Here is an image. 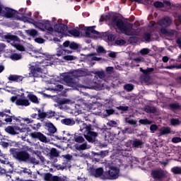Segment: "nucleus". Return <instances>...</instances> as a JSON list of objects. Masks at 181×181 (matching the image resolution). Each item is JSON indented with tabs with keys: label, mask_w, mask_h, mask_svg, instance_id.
I'll return each mask as SVG.
<instances>
[{
	"label": "nucleus",
	"mask_w": 181,
	"mask_h": 181,
	"mask_svg": "<svg viewBox=\"0 0 181 181\" xmlns=\"http://www.w3.org/2000/svg\"><path fill=\"white\" fill-rule=\"evenodd\" d=\"M69 103V99H57V103L59 105H62L64 104H68Z\"/></svg>",
	"instance_id": "c03bdc74"
},
{
	"label": "nucleus",
	"mask_w": 181,
	"mask_h": 181,
	"mask_svg": "<svg viewBox=\"0 0 181 181\" xmlns=\"http://www.w3.org/2000/svg\"><path fill=\"white\" fill-rule=\"evenodd\" d=\"M103 169L102 168H96L95 174V177H100V176L103 175Z\"/></svg>",
	"instance_id": "49530a36"
},
{
	"label": "nucleus",
	"mask_w": 181,
	"mask_h": 181,
	"mask_svg": "<svg viewBox=\"0 0 181 181\" xmlns=\"http://www.w3.org/2000/svg\"><path fill=\"white\" fill-rule=\"evenodd\" d=\"M0 117H6V119H4V121L6 122V123H11L13 119V120H16V122H20V119L16 117L15 115H8L7 113L6 114H4V112H1L0 111Z\"/></svg>",
	"instance_id": "f8f14e48"
},
{
	"label": "nucleus",
	"mask_w": 181,
	"mask_h": 181,
	"mask_svg": "<svg viewBox=\"0 0 181 181\" xmlns=\"http://www.w3.org/2000/svg\"><path fill=\"white\" fill-rule=\"evenodd\" d=\"M20 173H21H21H25V174H28V175H33V171L30 170L28 168H26L21 170Z\"/></svg>",
	"instance_id": "603ef678"
},
{
	"label": "nucleus",
	"mask_w": 181,
	"mask_h": 181,
	"mask_svg": "<svg viewBox=\"0 0 181 181\" xmlns=\"http://www.w3.org/2000/svg\"><path fill=\"white\" fill-rule=\"evenodd\" d=\"M30 136L32 138V139H35L42 143L46 144L47 142V137L40 132H32L30 134Z\"/></svg>",
	"instance_id": "6e6552de"
},
{
	"label": "nucleus",
	"mask_w": 181,
	"mask_h": 181,
	"mask_svg": "<svg viewBox=\"0 0 181 181\" xmlns=\"http://www.w3.org/2000/svg\"><path fill=\"white\" fill-rule=\"evenodd\" d=\"M45 126L46 127L47 130L49 132L48 135L54 136V134H55L57 132V129L54 127L53 123L51 122H45Z\"/></svg>",
	"instance_id": "f3484780"
},
{
	"label": "nucleus",
	"mask_w": 181,
	"mask_h": 181,
	"mask_svg": "<svg viewBox=\"0 0 181 181\" xmlns=\"http://www.w3.org/2000/svg\"><path fill=\"white\" fill-rule=\"evenodd\" d=\"M144 111L148 114H155L156 112V108L155 106L147 105L144 107Z\"/></svg>",
	"instance_id": "c85d7f7f"
},
{
	"label": "nucleus",
	"mask_w": 181,
	"mask_h": 181,
	"mask_svg": "<svg viewBox=\"0 0 181 181\" xmlns=\"http://www.w3.org/2000/svg\"><path fill=\"white\" fill-rule=\"evenodd\" d=\"M54 115L55 112L52 110L46 112L47 118H52L53 117H54Z\"/></svg>",
	"instance_id": "13d9d810"
},
{
	"label": "nucleus",
	"mask_w": 181,
	"mask_h": 181,
	"mask_svg": "<svg viewBox=\"0 0 181 181\" xmlns=\"http://www.w3.org/2000/svg\"><path fill=\"white\" fill-rule=\"evenodd\" d=\"M0 117H6V119H4V121L6 122V123H11L13 119V120H16V122H20V119L16 117L15 115H8L7 113L6 114H4V112H1L0 111Z\"/></svg>",
	"instance_id": "4468645a"
},
{
	"label": "nucleus",
	"mask_w": 181,
	"mask_h": 181,
	"mask_svg": "<svg viewBox=\"0 0 181 181\" xmlns=\"http://www.w3.org/2000/svg\"><path fill=\"white\" fill-rule=\"evenodd\" d=\"M37 28L42 31L45 32L46 30L52 33L54 31L52 27L51 21L47 20H42L40 23H37Z\"/></svg>",
	"instance_id": "39448f33"
},
{
	"label": "nucleus",
	"mask_w": 181,
	"mask_h": 181,
	"mask_svg": "<svg viewBox=\"0 0 181 181\" xmlns=\"http://www.w3.org/2000/svg\"><path fill=\"white\" fill-rule=\"evenodd\" d=\"M64 47H70L72 50H77L78 49V45L75 42H70L69 40H66L63 43Z\"/></svg>",
	"instance_id": "a211bd4d"
},
{
	"label": "nucleus",
	"mask_w": 181,
	"mask_h": 181,
	"mask_svg": "<svg viewBox=\"0 0 181 181\" xmlns=\"http://www.w3.org/2000/svg\"><path fill=\"white\" fill-rule=\"evenodd\" d=\"M119 169L117 168L112 167L109 170L105 173L107 179L110 180H115L119 177Z\"/></svg>",
	"instance_id": "0eeeda50"
},
{
	"label": "nucleus",
	"mask_w": 181,
	"mask_h": 181,
	"mask_svg": "<svg viewBox=\"0 0 181 181\" xmlns=\"http://www.w3.org/2000/svg\"><path fill=\"white\" fill-rule=\"evenodd\" d=\"M83 129H86L84 132V138L90 143L95 141V138L98 136V133L94 132V129L92 127V124H83Z\"/></svg>",
	"instance_id": "7ed1b4c3"
},
{
	"label": "nucleus",
	"mask_w": 181,
	"mask_h": 181,
	"mask_svg": "<svg viewBox=\"0 0 181 181\" xmlns=\"http://www.w3.org/2000/svg\"><path fill=\"white\" fill-rule=\"evenodd\" d=\"M4 38L6 40L7 42H20V38L17 35H11L8 33L4 36Z\"/></svg>",
	"instance_id": "412c9836"
},
{
	"label": "nucleus",
	"mask_w": 181,
	"mask_h": 181,
	"mask_svg": "<svg viewBox=\"0 0 181 181\" xmlns=\"http://www.w3.org/2000/svg\"><path fill=\"white\" fill-rule=\"evenodd\" d=\"M0 117H6V119H4V121L6 122V123H11L13 119V120H16V122H20V119L16 117L15 115H8L7 113L6 114H4V112H1L0 111Z\"/></svg>",
	"instance_id": "ddd939ff"
},
{
	"label": "nucleus",
	"mask_w": 181,
	"mask_h": 181,
	"mask_svg": "<svg viewBox=\"0 0 181 181\" xmlns=\"http://www.w3.org/2000/svg\"><path fill=\"white\" fill-rule=\"evenodd\" d=\"M64 59L66 61H72L74 59V56L73 55H66L64 57Z\"/></svg>",
	"instance_id": "680f3d73"
},
{
	"label": "nucleus",
	"mask_w": 181,
	"mask_h": 181,
	"mask_svg": "<svg viewBox=\"0 0 181 181\" xmlns=\"http://www.w3.org/2000/svg\"><path fill=\"white\" fill-rule=\"evenodd\" d=\"M68 34L71 35L74 37H78L81 35L80 30L77 29H71V30H67Z\"/></svg>",
	"instance_id": "bb28decb"
},
{
	"label": "nucleus",
	"mask_w": 181,
	"mask_h": 181,
	"mask_svg": "<svg viewBox=\"0 0 181 181\" xmlns=\"http://www.w3.org/2000/svg\"><path fill=\"white\" fill-rule=\"evenodd\" d=\"M96 50L98 53H105V50L104 49V47L103 46H98Z\"/></svg>",
	"instance_id": "e2e57ef3"
},
{
	"label": "nucleus",
	"mask_w": 181,
	"mask_h": 181,
	"mask_svg": "<svg viewBox=\"0 0 181 181\" xmlns=\"http://www.w3.org/2000/svg\"><path fill=\"white\" fill-rule=\"evenodd\" d=\"M54 30L58 33L65 35L68 30V26L64 23H57L54 25Z\"/></svg>",
	"instance_id": "9b49d317"
},
{
	"label": "nucleus",
	"mask_w": 181,
	"mask_h": 181,
	"mask_svg": "<svg viewBox=\"0 0 181 181\" xmlns=\"http://www.w3.org/2000/svg\"><path fill=\"white\" fill-rule=\"evenodd\" d=\"M25 33H27V35L35 37L36 36L38 35V32L37 30L31 29V30H25Z\"/></svg>",
	"instance_id": "72a5a7b5"
},
{
	"label": "nucleus",
	"mask_w": 181,
	"mask_h": 181,
	"mask_svg": "<svg viewBox=\"0 0 181 181\" xmlns=\"http://www.w3.org/2000/svg\"><path fill=\"white\" fill-rule=\"evenodd\" d=\"M16 105L18 106L27 107L30 105V102L28 99H17L16 101Z\"/></svg>",
	"instance_id": "5701e85b"
},
{
	"label": "nucleus",
	"mask_w": 181,
	"mask_h": 181,
	"mask_svg": "<svg viewBox=\"0 0 181 181\" xmlns=\"http://www.w3.org/2000/svg\"><path fill=\"white\" fill-rule=\"evenodd\" d=\"M17 13H18V12L15 9L10 7H4L1 16L6 19H11L15 18Z\"/></svg>",
	"instance_id": "423d86ee"
},
{
	"label": "nucleus",
	"mask_w": 181,
	"mask_h": 181,
	"mask_svg": "<svg viewBox=\"0 0 181 181\" xmlns=\"http://www.w3.org/2000/svg\"><path fill=\"white\" fill-rule=\"evenodd\" d=\"M168 107L171 111H177L181 109V106L178 103H170Z\"/></svg>",
	"instance_id": "a878e982"
},
{
	"label": "nucleus",
	"mask_w": 181,
	"mask_h": 181,
	"mask_svg": "<svg viewBox=\"0 0 181 181\" xmlns=\"http://www.w3.org/2000/svg\"><path fill=\"white\" fill-rule=\"evenodd\" d=\"M131 142L132 147L135 148H142L144 144V142L142 140L138 139H134L132 141H131Z\"/></svg>",
	"instance_id": "aec40b11"
},
{
	"label": "nucleus",
	"mask_w": 181,
	"mask_h": 181,
	"mask_svg": "<svg viewBox=\"0 0 181 181\" xmlns=\"http://www.w3.org/2000/svg\"><path fill=\"white\" fill-rule=\"evenodd\" d=\"M13 47L16 49V50H19L21 52L25 51L24 45H21V44H17L15 42L11 44Z\"/></svg>",
	"instance_id": "7c9ffc66"
},
{
	"label": "nucleus",
	"mask_w": 181,
	"mask_h": 181,
	"mask_svg": "<svg viewBox=\"0 0 181 181\" xmlns=\"http://www.w3.org/2000/svg\"><path fill=\"white\" fill-rule=\"evenodd\" d=\"M151 33H144L142 34V40L145 42H151Z\"/></svg>",
	"instance_id": "2f4dec72"
},
{
	"label": "nucleus",
	"mask_w": 181,
	"mask_h": 181,
	"mask_svg": "<svg viewBox=\"0 0 181 181\" xmlns=\"http://www.w3.org/2000/svg\"><path fill=\"white\" fill-rule=\"evenodd\" d=\"M153 6L155 8H164V4L162 2V1H155L153 3Z\"/></svg>",
	"instance_id": "de8ad7c7"
},
{
	"label": "nucleus",
	"mask_w": 181,
	"mask_h": 181,
	"mask_svg": "<svg viewBox=\"0 0 181 181\" xmlns=\"http://www.w3.org/2000/svg\"><path fill=\"white\" fill-rule=\"evenodd\" d=\"M158 129V126L156 125V124H151L150 126V131L151 132H156Z\"/></svg>",
	"instance_id": "0e129e2a"
},
{
	"label": "nucleus",
	"mask_w": 181,
	"mask_h": 181,
	"mask_svg": "<svg viewBox=\"0 0 181 181\" xmlns=\"http://www.w3.org/2000/svg\"><path fill=\"white\" fill-rule=\"evenodd\" d=\"M75 74L76 78L82 77L85 76V71L83 70H78L75 71Z\"/></svg>",
	"instance_id": "3c124183"
},
{
	"label": "nucleus",
	"mask_w": 181,
	"mask_h": 181,
	"mask_svg": "<svg viewBox=\"0 0 181 181\" xmlns=\"http://www.w3.org/2000/svg\"><path fill=\"white\" fill-rule=\"evenodd\" d=\"M42 127V124L40 122H38L37 124H34L32 126V129L37 131L39 129H40V127Z\"/></svg>",
	"instance_id": "4d7b16f0"
},
{
	"label": "nucleus",
	"mask_w": 181,
	"mask_h": 181,
	"mask_svg": "<svg viewBox=\"0 0 181 181\" xmlns=\"http://www.w3.org/2000/svg\"><path fill=\"white\" fill-rule=\"evenodd\" d=\"M134 132V130L131 129V128H126V129H124V132L126 134H133Z\"/></svg>",
	"instance_id": "774afa93"
},
{
	"label": "nucleus",
	"mask_w": 181,
	"mask_h": 181,
	"mask_svg": "<svg viewBox=\"0 0 181 181\" xmlns=\"http://www.w3.org/2000/svg\"><path fill=\"white\" fill-rule=\"evenodd\" d=\"M54 175H52L50 173H47L45 175L44 179L45 181H54Z\"/></svg>",
	"instance_id": "ea45409f"
},
{
	"label": "nucleus",
	"mask_w": 181,
	"mask_h": 181,
	"mask_svg": "<svg viewBox=\"0 0 181 181\" xmlns=\"http://www.w3.org/2000/svg\"><path fill=\"white\" fill-rule=\"evenodd\" d=\"M42 74V69L40 67L32 66L29 73V77L39 78Z\"/></svg>",
	"instance_id": "1a4fd4ad"
},
{
	"label": "nucleus",
	"mask_w": 181,
	"mask_h": 181,
	"mask_svg": "<svg viewBox=\"0 0 181 181\" xmlns=\"http://www.w3.org/2000/svg\"><path fill=\"white\" fill-rule=\"evenodd\" d=\"M170 124L173 127H177V126H180L181 124V122L180 121L179 119H175V118H172L170 119Z\"/></svg>",
	"instance_id": "4c0bfd02"
},
{
	"label": "nucleus",
	"mask_w": 181,
	"mask_h": 181,
	"mask_svg": "<svg viewBox=\"0 0 181 181\" xmlns=\"http://www.w3.org/2000/svg\"><path fill=\"white\" fill-rule=\"evenodd\" d=\"M96 28L95 25L88 27L86 30H85V35H86L87 37H92V35H100V33L99 31L95 30Z\"/></svg>",
	"instance_id": "dca6fc26"
},
{
	"label": "nucleus",
	"mask_w": 181,
	"mask_h": 181,
	"mask_svg": "<svg viewBox=\"0 0 181 181\" xmlns=\"http://www.w3.org/2000/svg\"><path fill=\"white\" fill-rule=\"evenodd\" d=\"M171 133V129L168 127H163L161 129H159V135L158 136H163V135H167Z\"/></svg>",
	"instance_id": "b1692460"
},
{
	"label": "nucleus",
	"mask_w": 181,
	"mask_h": 181,
	"mask_svg": "<svg viewBox=\"0 0 181 181\" xmlns=\"http://www.w3.org/2000/svg\"><path fill=\"white\" fill-rule=\"evenodd\" d=\"M29 100L34 104H38L39 103V101H38V99H37V97L35 95H33V94H29L28 95Z\"/></svg>",
	"instance_id": "c9c22d12"
},
{
	"label": "nucleus",
	"mask_w": 181,
	"mask_h": 181,
	"mask_svg": "<svg viewBox=\"0 0 181 181\" xmlns=\"http://www.w3.org/2000/svg\"><path fill=\"white\" fill-rule=\"evenodd\" d=\"M5 132L7 134H10L11 135H16L17 134H18V132H17L16 131H15V128L13 126H8L6 129H5Z\"/></svg>",
	"instance_id": "c756f323"
},
{
	"label": "nucleus",
	"mask_w": 181,
	"mask_h": 181,
	"mask_svg": "<svg viewBox=\"0 0 181 181\" xmlns=\"http://www.w3.org/2000/svg\"><path fill=\"white\" fill-rule=\"evenodd\" d=\"M34 41H35L36 42L39 43V44H42L45 42V40L42 37H37L34 39Z\"/></svg>",
	"instance_id": "338daca9"
},
{
	"label": "nucleus",
	"mask_w": 181,
	"mask_h": 181,
	"mask_svg": "<svg viewBox=\"0 0 181 181\" xmlns=\"http://www.w3.org/2000/svg\"><path fill=\"white\" fill-rule=\"evenodd\" d=\"M112 25L116 26L122 32L127 33L132 30L133 24L124 23L121 18H119L117 16H113L111 18Z\"/></svg>",
	"instance_id": "f257e3e1"
},
{
	"label": "nucleus",
	"mask_w": 181,
	"mask_h": 181,
	"mask_svg": "<svg viewBox=\"0 0 181 181\" xmlns=\"http://www.w3.org/2000/svg\"><path fill=\"white\" fill-rule=\"evenodd\" d=\"M88 148H90V147H88L87 143H83L76 146V149L78 151H83Z\"/></svg>",
	"instance_id": "e433bc0d"
},
{
	"label": "nucleus",
	"mask_w": 181,
	"mask_h": 181,
	"mask_svg": "<svg viewBox=\"0 0 181 181\" xmlns=\"http://www.w3.org/2000/svg\"><path fill=\"white\" fill-rule=\"evenodd\" d=\"M139 122L141 125H151L152 124V122L148 120V119H140Z\"/></svg>",
	"instance_id": "09e8293b"
},
{
	"label": "nucleus",
	"mask_w": 181,
	"mask_h": 181,
	"mask_svg": "<svg viewBox=\"0 0 181 181\" xmlns=\"http://www.w3.org/2000/svg\"><path fill=\"white\" fill-rule=\"evenodd\" d=\"M115 44L117 45V46H122L126 44V41L124 40H116L115 42Z\"/></svg>",
	"instance_id": "864d4df0"
},
{
	"label": "nucleus",
	"mask_w": 181,
	"mask_h": 181,
	"mask_svg": "<svg viewBox=\"0 0 181 181\" xmlns=\"http://www.w3.org/2000/svg\"><path fill=\"white\" fill-rule=\"evenodd\" d=\"M171 24V20L169 17H164L159 21V25L164 27L168 28Z\"/></svg>",
	"instance_id": "4be33fe9"
},
{
	"label": "nucleus",
	"mask_w": 181,
	"mask_h": 181,
	"mask_svg": "<svg viewBox=\"0 0 181 181\" xmlns=\"http://www.w3.org/2000/svg\"><path fill=\"white\" fill-rule=\"evenodd\" d=\"M63 81L66 83V85L69 87H75L76 86V83L74 82V79L69 76H65L63 78Z\"/></svg>",
	"instance_id": "6ab92c4d"
},
{
	"label": "nucleus",
	"mask_w": 181,
	"mask_h": 181,
	"mask_svg": "<svg viewBox=\"0 0 181 181\" xmlns=\"http://www.w3.org/2000/svg\"><path fill=\"white\" fill-rule=\"evenodd\" d=\"M153 71H154V68H147L146 69H145L144 74L148 75L151 73H153Z\"/></svg>",
	"instance_id": "052dcab7"
},
{
	"label": "nucleus",
	"mask_w": 181,
	"mask_h": 181,
	"mask_svg": "<svg viewBox=\"0 0 181 181\" xmlns=\"http://www.w3.org/2000/svg\"><path fill=\"white\" fill-rule=\"evenodd\" d=\"M129 106H117L116 109L119 111H122L121 113L124 114L125 112L129 111Z\"/></svg>",
	"instance_id": "58836bf2"
},
{
	"label": "nucleus",
	"mask_w": 181,
	"mask_h": 181,
	"mask_svg": "<svg viewBox=\"0 0 181 181\" xmlns=\"http://www.w3.org/2000/svg\"><path fill=\"white\" fill-rule=\"evenodd\" d=\"M62 123L66 126H74L76 124V122L73 119H64L62 120Z\"/></svg>",
	"instance_id": "cd10ccee"
},
{
	"label": "nucleus",
	"mask_w": 181,
	"mask_h": 181,
	"mask_svg": "<svg viewBox=\"0 0 181 181\" xmlns=\"http://www.w3.org/2000/svg\"><path fill=\"white\" fill-rule=\"evenodd\" d=\"M74 141L76 143H83L85 142V139L81 136H74Z\"/></svg>",
	"instance_id": "a18cd8bd"
},
{
	"label": "nucleus",
	"mask_w": 181,
	"mask_h": 181,
	"mask_svg": "<svg viewBox=\"0 0 181 181\" xmlns=\"http://www.w3.org/2000/svg\"><path fill=\"white\" fill-rule=\"evenodd\" d=\"M172 142L174 144H177L181 142V138L180 137H173Z\"/></svg>",
	"instance_id": "69168bd1"
},
{
	"label": "nucleus",
	"mask_w": 181,
	"mask_h": 181,
	"mask_svg": "<svg viewBox=\"0 0 181 181\" xmlns=\"http://www.w3.org/2000/svg\"><path fill=\"white\" fill-rule=\"evenodd\" d=\"M49 156L50 158H58L59 156V153L58 152L57 149L52 148L50 150Z\"/></svg>",
	"instance_id": "f704fd0d"
},
{
	"label": "nucleus",
	"mask_w": 181,
	"mask_h": 181,
	"mask_svg": "<svg viewBox=\"0 0 181 181\" xmlns=\"http://www.w3.org/2000/svg\"><path fill=\"white\" fill-rule=\"evenodd\" d=\"M151 177L154 180L161 181L166 177V172L161 168L155 169L151 171Z\"/></svg>",
	"instance_id": "20e7f679"
},
{
	"label": "nucleus",
	"mask_w": 181,
	"mask_h": 181,
	"mask_svg": "<svg viewBox=\"0 0 181 181\" xmlns=\"http://www.w3.org/2000/svg\"><path fill=\"white\" fill-rule=\"evenodd\" d=\"M129 41L131 43H136L139 41V38L137 37H130Z\"/></svg>",
	"instance_id": "bf43d9fd"
},
{
	"label": "nucleus",
	"mask_w": 181,
	"mask_h": 181,
	"mask_svg": "<svg viewBox=\"0 0 181 181\" xmlns=\"http://www.w3.org/2000/svg\"><path fill=\"white\" fill-rule=\"evenodd\" d=\"M10 151L13 157L19 162L28 163L30 159V155L27 151H19L18 148H12Z\"/></svg>",
	"instance_id": "f03ea898"
},
{
	"label": "nucleus",
	"mask_w": 181,
	"mask_h": 181,
	"mask_svg": "<svg viewBox=\"0 0 181 181\" xmlns=\"http://www.w3.org/2000/svg\"><path fill=\"white\" fill-rule=\"evenodd\" d=\"M54 181H68L66 176L54 175Z\"/></svg>",
	"instance_id": "37998d69"
},
{
	"label": "nucleus",
	"mask_w": 181,
	"mask_h": 181,
	"mask_svg": "<svg viewBox=\"0 0 181 181\" xmlns=\"http://www.w3.org/2000/svg\"><path fill=\"white\" fill-rule=\"evenodd\" d=\"M11 59L12 60L18 61L21 59V55L18 53H13L11 55Z\"/></svg>",
	"instance_id": "8fccbe9b"
},
{
	"label": "nucleus",
	"mask_w": 181,
	"mask_h": 181,
	"mask_svg": "<svg viewBox=\"0 0 181 181\" xmlns=\"http://www.w3.org/2000/svg\"><path fill=\"white\" fill-rule=\"evenodd\" d=\"M0 117H6V119H4V121L6 122V123H11L13 119V120H16V122H20V119L16 117L15 115H8L7 113L6 114H4V112H1L0 111Z\"/></svg>",
	"instance_id": "2eb2a0df"
},
{
	"label": "nucleus",
	"mask_w": 181,
	"mask_h": 181,
	"mask_svg": "<svg viewBox=\"0 0 181 181\" xmlns=\"http://www.w3.org/2000/svg\"><path fill=\"white\" fill-rule=\"evenodd\" d=\"M149 52H150V50L148 48H143L140 51V54L143 56L147 55L148 54H149Z\"/></svg>",
	"instance_id": "5fc2aeb1"
},
{
	"label": "nucleus",
	"mask_w": 181,
	"mask_h": 181,
	"mask_svg": "<svg viewBox=\"0 0 181 181\" xmlns=\"http://www.w3.org/2000/svg\"><path fill=\"white\" fill-rule=\"evenodd\" d=\"M124 90L131 92L134 90V86L132 83H127L124 86Z\"/></svg>",
	"instance_id": "a19ab883"
},
{
	"label": "nucleus",
	"mask_w": 181,
	"mask_h": 181,
	"mask_svg": "<svg viewBox=\"0 0 181 181\" xmlns=\"http://www.w3.org/2000/svg\"><path fill=\"white\" fill-rule=\"evenodd\" d=\"M107 37L108 42H113L116 40V36L113 34H109Z\"/></svg>",
	"instance_id": "6e6d98bb"
},
{
	"label": "nucleus",
	"mask_w": 181,
	"mask_h": 181,
	"mask_svg": "<svg viewBox=\"0 0 181 181\" xmlns=\"http://www.w3.org/2000/svg\"><path fill=\"white\" fill-rule=\"evenodd\" d=\"M37 110L38 112L37 114V119H45V118H47L46 112H42L41 109L37 108Z\"/></svg>",
	"instance_id": "473e14b6"
},
{
	"label": "nucleus",
	"mask_w": 181,
	"mask_h": 181,
	"mask_svg": "<svg viewBox=\"0 0 181 181\" xmlns=\"http://www.w3.org/2000/svg\"><path fill=\"white\" fill-rule=\"evenodd\" d=\"M117 151L125 158H129L130 156V151L125 146H122V144L117 146Z\"/></svg>",
	"instance_id": "9d476101"
},
{
	"label": "nucleus",
	"mask_w": 181,
	"mask_h": 181,
	"mask_svg": "<svg viewBox=\"0 0 181 181\" xmlns=\"http://www.w3.org/2000/svg\"><path fill=\"white\" fill-rule=\"evenodd\" d=\"M171 172L174 175H181V168L180 167H174L171 169Z\"/></svg>",
	"instance_id": "79ce46f5"
},
{
	"label": "nucleus",
	"mask_w": 181,
	"mask_h": 181,
	"mask_svg": "<svg viewBox=\"0 0 181 181\" xmlns=\"http://www.w3.org/2000/svg\"><path fill=\"white\" fill-rule=\"evenodd\" d=\"M8 80L11 81H14L17 83H20L23 80V76H18V75H11L8 77Z\"/></svg>",
	"instance_id": "393cba45"
}]
</instances>
